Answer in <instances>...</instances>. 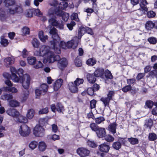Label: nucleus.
<instances>
[{
  "label": "nucleus",
  "instance_id": "obj_1",
  "mask_svg": "<svg viewBox=\"0 0 157 157\" xmlns=\"http://www.w3.org/2000/svg\"><path fill=\"white\" fill-rule=\"evenodd\" d=\"M10 70L12 73L11 78L14 82H20L22 84L23 87L26 90L24 92V95L25 97H27L29 94V91L27 90L29 87L30 78L29 76L24 77H21L20 78L16 75L17 70L14 67H10Z\"/></svg>",
  "mask_w": 157,
  "mask_h": 157
},
{
  "label": "nucleus",
  "instance_id": "obj_2",
  "mask_svg": "<svg viewBox=\"0 0 157 157\" xmlns=\"http://www.w3.org/2000/svg\"><path fill=\"white\" fill-rule=\"evenodd\" d=\"M47 29L50 30L49 33L52 35V38L53 39V40L50 41L51 47L54 49L56 53H60L59 46L60 37L57 33L56 29L51 25H49L47 27Z\"/></svg>",
  "mask_w": 157,
  "mask_h": 157
},
{
  "label": "nucleus",
  "instance_id": "obj_3",
  "mask_svg": "<svg viewBox=\"0 0 157 157\" xmlns=\"http://www.w3.org/2000/svg\"><path fill=\"white\" fill-rule=\"evenodd\" d=\"M50 5L52 7L48 10V14L49 16H51L55 14L57 15L61 14V12L59 10L58 7V2L56 0L50 3Z\"/></svg>",
  "mask_w": 157,
  "mask_h": 157
},
{
  "label": "nucleus",
  "instance_id": "obj_4",
  "mask_svg": "<svg viewBox=\"0 0 157 157\" xmlns=\"http://www.w3.org/2000/svg\"><path fill=\"white\" fill-rule=\"evenodd\" d=\"M48 86L46 84H43L39 89L35 90V92L36 98H39L40 95L45 94L48 90Z\"/></svg>",
  "mask_w": 157,
  "mask_h": 157
},
{
  "label": "nucleus",
  "instance_id": "obj_5",
  "mask_svg": "<svg viewBox=\"0 0 157 157\" xmlns=\"http://www.w3.org/2000/svg\"><path fill=\"white\" fill-rule=\"evenodd\" d=\"M23 11L22 6L20 4L16 5L13 8H10L8 9L9 13L12 14H21L23 12Z\"/></svg>",
  "mask_w": 157,
  "mask_h": 157
},
{
  "label": "nucleus",
  "instance_id": "obj_6",
  "mask_svg": "<svg viewBox=\"0 0 157 157\" xmlns=\"http://www.w3.org/2000/svg\"><path fill=\"white\" fill-rule=\"evenodd\" d=\"M30 131L29 128L25 124L21 125L19 129L20 134L23 136H28L29 134Z\"/></svg>",
  "mask_w": 157,
  "mask_h": 157
},
{
  "label": "nucleus",
  "instance_id": "obj_7",
  "mask_svg": "<svg viewBox=\"0 0 157 157\" xmlns=\"http://www.w3.org/2000/svg\"><path fill=\"white\" fill-rule=\"evenodd\" d=\"M33 133L36 136L42 137L45 134L44 129L42 126L36 125L34 129Z\"/></svg>",
  "mask_w": 157,
  "mask_h": 157
},
{
  "label": "nucleus",
  "instance_id": "obj_8",
  "mask_svg": "<svg viewBox=\"0 0 157 157\" xmlns=\"http://www.w3.org/2000/svg\"><path fill=\"white\" fill-rule=\"evenodd\" d=\"M78 155L81 157H85L89 155L90 151L86 148L83 147L78 148L76 151Z\"/></svg>",
  "mask_w": 157,
  "mask_h": 157
},
{
  "label": "nucleus",
  "instance_id": "obj_9",
  "mask_svg": "<svg viewBox=\"0 0 157 157\" xmlns=\"http://www.w3.org/2000/svg\"><path fill=\"white\" fill-rule=\"evenodd\" d=\"M79 40L77 37L74 38L71 41H68L67 43V48H72L75 49L78 45Z\"/></svg>",
  "mask_w": 157,
  "mask_h": 157
},
{
  "label": "nucleus",
  "instance_id": "obj_10",
  "mask_svg": "<svg viewBox=\"0 0 157 157\" xmlns=\"http://www.w3.org/2000/svg\"><path fill=\"white\" fill-rule=\"evenodd\" d=\"M50 47L48 46H42L40 48V51L41 53V55H42L43 56H45L48 59V57L50 56L49 53H52V52L50 51Z\"/></svg>",
  "mask_w": 157,
  "mask_h": 157
},
{
  "label": "nucleus",
  "instance_id": "obj_11",
  "mask_svg": "<svg viewBox=\"0 0 157 157\" xmlns=\"http://www.w3.org/2000/svg\"><path fill=\"white\" fill-rule=\"evenodd\" d=\"M50 56H49L47 59V61L49 63H52L54 61H59L61 59L59 56L58 55H55L53 52L52 53H49Z\"/></svg>",
  "mask_w": 157,
  "mask_h": 157
},
{
  "label": "nucleus",
  "instance_id": "obj_12",
  "mask_svg": "<svg viewBox=\"0 0 157 157\" xmlns=\"http://www.w3.org/2000/svg\"><path fill=\"white\" fill-rule=\"evenodd\" d=\"M67 61L66 58H63L61 59L58 63V67L61 70H63L67 65Z\"/></svg>",
  "mask_w": 157,
  "mask_h": 157
},
{
  "label": "nucleus",
  "instance_id": "obj_13",
  "mask_svg": "<svg viewBox=\"0 0 157 157\" xmlns=\"http://www.w3.org/2000/svg\"><path fill=\"white\" fill-rule=\"evenodd\" d=\"M99 148L101 151L107 153L110 149V147L107 143L104 142L99 146Z\"/></svg>",
  "mask_w": 157,
  "mask_h": 157
},
{
  "label": "nucleus",
  "instance_id": "obj_14",
  "mask_svg": "<svg viewBox=\"0 0 157 157\" xmlns=\"http://www.w3.org/2000/svg\"><path fill=\"white\" fill-rule=\"evenodd\" d=\"M6 113L10 116L15 117H17L19 113L16 109L13 108L8 109L7 110Z\"/></svg>",
  "mask_w": 157,
  "mask_h": 157
},
{
  "label": "nucleus",
  "instance_id": "obj_15",
  "mask_svg": "<svg viewBox=\"0 0 157 157\" xmlns=\"http://www.w3.org/2000/svg\"><path fill=\"white\" fill-rule=\"evenodd\" d=\"M68 88L70 91L73 93H76L78 91V88L76 84L73 82H71L68 84Z\"/></svg>",
  "mask_w": 157,
  "mask_h": 157
},
{
  "label": "nucleus",
  "instance_id": "obj_16",
  "mask_svg": "<svg viewBox=\"0 0 157 157\" xmlns=\"http://www.w3.org/2000/svg\"><path fill=\"white\" fill-rule=\"evenodd\" d=\"M97 136L99 138H102L106 135V131L105 128L99 127L96 132Z\"/></svg>",
  "mask_w": 157,
  "mask_h": 157
},
{
  "label": "nucleus",
  "instance_id": "obj_17",
  "mask_svg": "<svg viewBox=\"0 0 157 157\" xmlns=\"http://www.w3.org/2000/svg\"><path fill=\"white\" fill-rule=\"evenodd\" d=\"M117 126V124L116 123L114 122L109 125L108 128V130L114 135L116 132V129Z\"/></svg>",
  "mask_w": 157,
  "mask_h": 157
},
{
  "label": "nucleus",
  "instance_id": "obj_18",
  "mask_svg": "<svg viewBox=\"0 0 157 157\" xmlns=\"http://www.w3.org/2000/svg\"><path fill=\"white\" fill-rule=\"evenodd\" d=\"M63 82L61 79H59L56 80L54 84L53 87L54 90L57 91L61 87Z\"/></svg>",
  "mask_w": 157,
  "mask_h": 157
},
{
  "label": "nucleus",
  "instance_id": "obj_19",
  "mask_svg": "<svg viewBox=\"0 0 157 157\" xmlns=\"http://www.w3.org/2000/svg\"><path fill=\"white\" fill-rule=\"evenodd\" d=\"M104 74V70L102 68H98L94 73L95 77H97L102 76Z\"/></svg>",
  "mask_w": 157,
  "mask_h": 157
},
{
  "label": "nucleus",
  "instance_id": "obj_20",
  "mask_svg": "<svg viewBox=\"0 0 157 157\" xmlns=\"http://www.w3.org/2000/svg\"><path fill=\"white\" fill-rule=\"evenodd\" d=\"M86 32V26L85 27L81 26L80 27L78 30V38L79 40L84 33Z\"/></svg>",
  "mask_w": 157,
  "mask_h": 157
},
{
  "label": "nucleus",
  "instance_id": "obj_21",
  "mask_svg": "<svg viewBox=\"0 0 157 157\" xmlns=\"http://www.w3.org/2000/svg\"><path fill=\"white\" fill-rule=\"evenodd\" d=\"M38 36L40 40L44 42H45L46 40H48V36L44 35V32L42 31H41L39 32Z\"/></svg>",
  "mask_w": 157,
  "mask_h": 157
},
{
  "label": "nucleus",
  "instance_id": "obj_22",
  "mask_svg": "<svg viewBox=\"0 0 157 157\" xmlns=\"http://www.w3.org/2000/svg\"><path fill=\"white\" fill-rule=\"evenodd\" d=\"M68 5V3L67 2H61L59 4H58V7L59 10L62 12V10L65 9Z\"/></svg>",
  "mask_w": 157,
  "mask_h": 157
},
{
  "label": "nucleus",
  "instance_id": "obj_23",
  "mask_svg": "<svg viewBox=\"0 0 157 157\" xmlns=\"http://www.w3.org/2000/svg\"><path fill=\"white\" fill-rule=\"evenodd\" d=\"M93 74H89L87 75V78L88 82L90 83H93L96 80V78Z\"/></svg>",
  "mask_w": 157,
  "mask_h": 157
},
{
  "label": "nucleus",
  "instance_id": "obj_24",
  "mask_svg": "<svg viewBox=\"0 0 157 157\" xmlns=\"http://www.w3.org/2000/svg\"><path fill=\"white\" fill-rule=\"evenodd\" d=\"M148 3L146 0H140V6L141 9L143 10L144 11H147L148 9L146 5Z\"/></svg>",
  "mask_w": 157,
  "mask_h": 157
},
{
  "label": "nucleus",
  "instance_id": "obj_25",
  "mask_svg": "<svg viewBox=\"0 0 157 157\" xmlns=\"http://www.w3.org/2000/svg\"><path fill=\"white\" fill-rule=\"evenodd\" d=\"M47 145L44 141L40 142L39 143L38 148L39 150L41 151H44L46 149Z\"/></svg>",
  "mask_w": 157,
  "mask_h": 157
},
{
  "label": "nucleus",
  "instance_id": "obj_26",
  "mask_svg": "<svg viewBox=\"0 0 157 157\" xmlns=\"http://www.w3.org/2000/svg\"><path fill=\"white\" fill-rule=\"evenodd\" d=\"M97 62L96 60L94 58L89 59L86 61V64L90 66H93Z\"/></svg>",
  "mask_w": 157,
  "mask_h": 157
},
{
  "label": "nucleus",
  "instance_id": "obj_27",
  "mask_svg": "<svg viewBox=\"0 0 157 157\" xmlns=\"http://www.w3.org/2000/svg\"><path fill=\"white\" fill-rule=\"evenodd\" d=\"M35 114V110L33 109H30L28 111L26 116L29 119H32L34 117Z\"/></svg>",
  "mask_w": 157,
  "mask_h": 157
},
{
  "label": "nucleus",
  "instance_id": "obj_28",
  "mask_svg": "<svg viewBox=\"0 0 157 157\" xmlns=\"http://www.w3.org/2000/svg\"><path fill=\"white\" fill-rule=\"evenodd\" d=\"M4 3L5 6L8 7L14 5L15 4V2L14 0H5Z\"/></svg>",
  "mask_w": 157,
  "mask_h": 157
},
{
  "label": "nucleus",
  "instance_id": "obj_29",
  "mask_svg": "<svg viewBox=\"0 0 157 157\" xmlns=\"http://www.w3.org/2000/svg\"><path fill=\"white\" fill-rule=\"evenodd\" d=\"M14 59L13 57H7L4 59V61L7 66L10 65L14 63Z\"/></svg>",
  "mask_w": 157,
  "mask_h": 157
},
{
  "label": "nucleus",
  "instance_id": "obj_30",
  "mask_svg": "<svg viewBox=\"0 0 157 157\" xmlns=\"http://www.w3.org/2000/svg\"><path fill=\"white\" fill-rule=\"evenodd\" d=\"M3 89L4 90L6 91H10L12 93H16L17 92V90L16 88L12 86L4 87Z\"/></svg>",
  "mask_w": 157,
  "mask_h": 157
},
{
  "label": "nucleus",
  "instance_id": "obj_31",
  "mask_svg": "<svg viewBox=\"0 0 157 157\" xmlns=\"http://www.w3.org/2000/svg\"><path fill=\"white\" fill-rule=\"evenodd\" d=\"M17 121L20 123H26L28 121L27 119L25 117L20 115L18 116Z\"/></svg>",
  "mask_w": 157,
  "mask_h": 157
},
{
  "label": "nucleus",
  "instance_id": "obj_32",
  "mask_svg": "<svg viewBox=\"0 0 157 157\" xmlns=\"http://www.w3.org/2000/svg\"><path fill=\"white\" fill-rule=\"evenodd\" d=\"M100 100L102 101L104 104L105 107L108 106L110 100L107 97H102L100 99Z\"/></svg>",
  "mask_w": 157,
  "mask_h": 157
},
{
  "label": "nucleus",
  "instance_id": "obj_33",
  "mask_svg": "<svg viewBox=\"0 0 157 157\" xmlns=\"http://www.w3.org/2000/svg\"><path fill=\"white\" fill-rule=\"evenodd\" d=\"M58 16H61L62 17V19L65 21H67L69 17V14L67 13L63 12L62 11L61 13V14Z\"/></svg>",
  "mask_w": 157,
  "mask_h": 157
},
{
  "label": "nucleus",
  "instance_id": "obj_34",
  "mask_svg": "<svg viewBox=\"0 0 157 157\" xmlns=\"http://www.w3.org/2000/svg\"><path fill=\"white\" fill-rule=\"evenodd\" d=\"M34 9H29L26 10L25 14L26 17H33Z\"/></svg>",
  "mask_w": 157,
  "mask_h": 157
},
{
  "label": "nucleus",
  "instance_id": "obj_35",
  "mask_svg": "<svg viewBox=\"0 0 157 157\" xmlns=\"http://www.w3.org/2000/svg\"><path fill=\"white\" fill-rule=\"evenodd\" d=\"M27 60L28 63L29 64L33 65L35 64L36 62V58L34 57H29L27 58Z\"/></svg>",
  "mask_w": 157,
  "mask_h": 157
},
{
  "label": "nucleus",
  "instance_id": "obj_36",
  "mask_svg": "<svg viewBox=\"0 0 157 157\" xmlns=\"http://www.w3.org/2000/svg\"><path fill=\"white\" fill-rule=\"evenodd\" d=\"M49 22L51 24V25L52 26H55L57 27L59 25V23L54 18H51L48 20Z\"/></svg>",
  "mask_w": 157,
  "mask_h": 157
},
{
  "label": "nucleus",
  "instance_id": "obj_37",
  "mask_svg": "<svg viewBox=\"0 0 157 157\" xmlns=\"http://www.w3.org/2000/svg\"><path fill=\"white\" fill-rule=\"evenodd\" d=\"M154 104L152 101L150 100H148L146 101L145 102L144 108H148L151 109L152 108Z\"/></svg>",
  "mask_w": 157,
  "mask_h": 157
},
{
  "label": "nucleus",
  "instance_id": "obj_38",
  "mask_svg": "<svg viewBox=\"0 0 157 157\" xmlns=\"http://www.w3.org/2000/svg\"><path fill=\"white\" fill-rule=\"evenodd\" d=\"M154 23L152 21H147L145 24V27L148 30H150L154 27Z\"/></svg>",
  "mask_w": 157,
  "mask_h": 157
},
{
  "label": "nucleus",
  "instance_id": "obj_39",
  "mask_svg": "<svg viewBox=\"0 0 157 157\" xmlns=\"http://www.w3.org/2000/svg\"><path fill=\"white\" fill-rule=\"evenodd\" d=\"M56 109L57 111L59 113H63L64 111V107L61 103H58L56 105Z\"/></svg>",
  "mask_w": 157,
  "mask_h": 157
},
{
  "label": "nucleus",
  "instance_id": "obj_40",
  "mask_svg": "<svg viewBox=\"0 0 157 157\" xmlns=\"http://www.w3.org/2000/svg\"><path fill=\"white\" fill-rule=\"evenodd\" d=\"M112 146L114 149L118 150L121 148V143L119 141H117L114 142L113 143Z\"/></svg>",
  "mask_w": 157,
  "mask_h": 157
},
{
  "label": "nucleus",
  "instance_id": "obj_41",
  "mask_svg": "<svg viewBox=\"0 0 157 157\" xmlns=\"http://www.w3.org/2000/svg\"><path fill=\"white\" fill-rule=\"evenodd\" d=\"M33 46L35 48H38L40 45V42L36 38H34L32 41Z\"/></svg>",
  "mask_w": 157,
  "mask_h": 157
},
{
  "label": "nucleus",
  "instance_id": "obj_42",
  "mask_svg": "<svg viewBox=\"0 0 157 157\" xmlns=\"http://www.w3.org/2000/svg\"><path fill=\"white\" fill-rule=\"evenodd\" d=\"M1 98L4 100H8L13 98V96L11 94H4L2 95Z\"/></svg>",
  "mask_w": 157,
  "mask_h": 157
},
{
  "label": "nucleus",
  "instance_id": "obj_43",
  "mask_svg": "<svg viewBox=\"0 0 157 157\" xmlns=\"http://www.w3.org/2000/svg\"><path fill=\"white\" fill-rule=\"evenodd\" d=\"M94 120L97 124H99L105 121V119L103 117L101 116L95 118Z\"/></svg>",
  "mask_w": 157,
  "mask_h": 157
},
{
  "label": "nucleus",
  "instance_id": "obj_44",
  "mask_svg": "<svg viewBox=\"0 0 157 157\" xmlns=\"http://www.w3.org/2000/svg\"><path fill=\"white\" fill-rule=\"evenodd\" d=\"M90 127L91 128L92 131L96 132L99 127L96 124L92 123L90 125Z\"/></svg>",
  "mask_w": 157,
  "mask_h": 157
},
{
  "label": "nucleus",
  "instance_id": "obj_45",
  "mask_svg": "<svg viewBox=\"0 0 157 157\" xmlns=\"http://www.w3.org/2000/svg\"><path fill=\"white\" fill-rule=\"evenodd\" d=\"M153 124L152 120L151 119H149L147 120H146L144 126H146L147 128L148 127L149 128H151Z\"/></svg>",
  "mask_w": 157,
  "mask_h": 157
},
{
  "label": "nucleus",
  "instance_id": "obj_46",
  "mask_svg": "<svg viewBox=\"0 0 157 157\" xmlns=\"http://www.w3.org/2000/svg\"><path fill=\"white\" fill-rule=\"evenodd\" d=\"M1 41L0 43L4 47L7 46L9 44L8 40L5 39L3 36L1 37Z\"/></svg>",
  "mask_w": 157,
  "mask_h": 157
},
{
  "label": "nucleus",
  "instance_id": "obj_47",
  "mask_svg": "<svg viewBox=\"0 0 157 157\" xmlns=\"http://www.w3.org/2000/svg\"><path fill=\"white\" fill-rule=\"evenodd\" d=\"M147 40L151 44H155L157 43V39L154 37L148 38Z\"/></svg>",
  "mask_w": 157,
  "mask_h": 157
},
{
  "label": "nucleus",
  "instance_id": "obj_48",
  "mask_svg": "<svg viewBox=\"0 0 157 157\" xmlns=\"http://www.w3.org/2000/svg\"><path fill=\"white\" fill-rule=\"evenodd\" d=\"M128 141L132 144H137L138 143V140L136 138L131 137L128 138Z\"/></svg>",
  "mask_w": 157,
  "mask_h": 157
},
{
  "label": "nucleus",
  "instance_id": "obj_49",
  "mask_svg": "<svg viewBox=\"0 0 157 157\" xmlns=\"http://www.w3.org/2000/svg\"><path fill=\"white\" fill-rule=\"evenodd\" d=\"M148 139L150 141H154L157 139L156 135L154 133H150L149 135Z\"/></svg>",
  "mask_w": 157,
  "mask_h": 157
},
{
  "label": "nucleus",
  "instance_id": "obj_50",
  "mask_svg": "<svg viewBox=\"0 0 157 157\" xmlns=\"http://www.w3.org/2000/svg\"><path fill=\"white\" fill-rule=\"evenodd\" d=\"M104 137H105V140L108 142H112L114 140V138L109 134L106 135Z\"/></svg>",
  "mask_w": 157,
  "mask_h": 157
},
{
  "label": "nucleus",
  "instance_id": "obj_51",
  "mask_svg": "<svg viewBox=\"0 0 157 157\" xmlns=\"http://www.w3.org/2000/svg\"><path fill=\"white\" fill-rule=\"evenodd\" d=\"M105 77L107 78L111 79L113 78V76L112 75L110 71L108 70H107L105 71Z\"/></svg>",
  "mask_w": 157,
  "mask_h": 157
},
{
  "label": "nucleus",
  "instance_id": "obj_52",
  "mask_svg": "<svg viewBox=\"0 0 157 157\" xmlns=\"http://www.w3.org/2000/svg\"><path fill=\"white\" fill-rule=\"evenodd\" d=\"M10 106L12 107H16L19 105V102L16 100H12L9 102Z\"/></svg>",
  "mask_w": 157,
  "mask_h": 157
},
{
  "label": "nucleus",
  "instance_id": "obj_53",
  "mask_svg": "<svg viewBox=\"0 0 157 157\" xmlns=\"http://www.w3.org/2000/svg\"><path fill=\"white\" fill-rule=\"evenodd\" d=\"M48 112V108L46 107L45 108L40 109L38 112V114L40 115L46 114Z\"/></svg>",
  "mask_w": 157,
  "mask_h": 157
},
{
  "label": "nucleus",
  "instance_id": "obj_54",
  "mask_svg": "<svg viewBox=\"0 0 157 157\" xmlns=\"http://www.w3.org/2000/svg\"><path fill=\"white\" fill-rule=\"evenodd\" d=\"M36 64L34 66V67L36 69H39L42 68L43 64L40 61H37L36 62Z\"/></svg>",
  "mask_w": 157,
  "mask_h": 157
},
{
  "label": "nucleus",
  "instance_id": "obj_55",
  "mask_svg": "<svg viewBox=\"0 0 157 157\" xmlns=\"http://www.w3.org/2000/svg\"><path fill=\"white\" fill-rule=\"evenodd\" d=\"M83 81L84 80L83 79L77 78L74 82L78 86L80 84H82Z\"/></svg>",
  "mask_w": 157,
  "mask_h": 157
},
{
  "label": "nucleus",
  "instance_id": "obj_56",
  "mask_svg": "<svg viewBox=\"0 0 157 157\" xmlns=\"http://www.w3.org/2000/svg\"><path fill=\"white\" fill-rule=\"evenodd\" d=\"M75 63L77 67H80L82 65V63L81 60L78 58V57L76 58L75 60Z\"/></svg>",
  "mask_w": 157,
  "mask_h": 157
},
{
  "label": "nucleus",
  "instance_id": "obj_57",
  "mask_svg": "<svg viewBox=\"0 0 157 157\" xmlns=\"http://www.w3.org/2000/svg\"><path fill=\"white\" fill-rule=\"evenodd\" d=\"M60 41V40H59ZM60 41H59V42ZM59 48L60 49V52L59 53H57V54H59L61 53V51H60V47L62 48H63V49H66L67 48V44L65 42L63 41H61L60 43L59 42ZM55 52L56 53V52Z\"/></svg>",
  "mask_w": 157,
  "mask_h": 157
},
{
  "label": "nucleus",
  "instance_id": "obj_58",
  "mask_svg": "<svg viewBox=\"0 0 157 157\" xmlns=\"http://www.w3.org/2000/svg\"><path fill=\"white\" fill-rule=\"evenodd\" d=\"M37 145V142L35 141H32L29 144V147L32 149H34L36 147Z\"/></svg>",
  "mask_w": 157,
  "mask_h": 157
},
{
  "label": "nucleus",
  "instance_id": "obj_59",
  "mask_svg": "<svg viewBox=\"0 0 157 157\" xmlns=\"http://www.w3.org/2000/svg\"><path fill=\"white\" fill-rule=\"evenodd\" d=\"M24 71L22 69L19 68L17 70L16 74H17L19 75V77H18L19 78H20L21 77H26L27 76H29L28 75H26L24 76H21V75H23Z\"/></svg>",
  "mask_w": 157,
  "mask_h": 157
},
{
  "label": "nucleus",
  "instance_id": "obj_60",
  "mask_svg": "<svg viewBox=\"0 0 157 157\" xmlns=\"http://www.w3.org/2000/svg\"><path fill=\"white\" fill-rule=\"evenodd\" d=\"M132 88L131 85H127L123 87L122 89V91L124 92H127L130 90Z\"/></svg>",
  "mask_w": 157,
  "mask_h": 157
},
{
  "label": "nucleus",
  "instance_id": "obj_61",
  "mask_svg": "<svg viewBox=\"0 0 157 157\" xmlns=\"http://www.w3.org/2000/svg\"><path fill=\"white\" fill-rule=\"evenodd\" d=\"M22 32L24 35L29 34L30 32L29 28L27 27H24L22 29Z\"/></svg>",
  "mask_w": 157,
  "mask_h": 157
},
{
  "label": "nucleus",
  "instance_id": "obj_62",
  "mask_svg": "<svg viewBox=\"0 0 157 157\" xmlns=\"http://www.w3.org/2000/svg\"><path fill=\"white\" fill-rule=\"evenodd\" d=\"M147 16L149 18H153L155 17V13L153 11H150L147 13Z\"/></svg>",
  "mask_w": 157,
  "mask_h": 157
},
{
  "label": "nucleus",
  "instance_id": "obj_63",
  "mask_svg": "<svg viewBox=\"0 0 157 157\" xmlns=\"http://www.w3.org/2000/svg\"><path fill=\"white\" fill-rule=\"evenodd\" d=\"M76 25L74 21H72L70 23L67 24V27L70 30H72L73 29V27Z\"/></svg>",
  "mask_w": 157,
  "mask_h": 157
},
{
  "label": "nucleus",
  "instance_id": "obj_64",
  "mask_svg": "<svg viewBox=\"0 0 157 157\" xmlns=\"http://www.w3.org/2000/svg\"><path fill=\"white\" fill-rule=\"evenodd\" d=\"M71 18L77 21H79L78 17V14L76 13H73L72 14L71 16Z\"/></svg>",
  "mask_w": 157,
  "mask_h": 157
}]
</instances>
